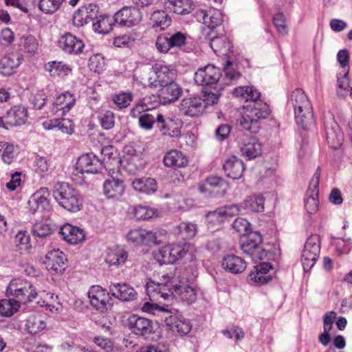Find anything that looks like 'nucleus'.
<instances>
[{
	"mask_svg": "<svg viewBox=\"0 0 352 352\" xmlns=\"http://www.w3.org/2000/svg\"><path fill=\"white\" fill-rule=\"evenodd\" d=\"M158 88V98L164 104L175 101L182 94V89L174 81Z\"/></svg>",
	"mask_w": 352,
	"mask_h": 352,
	"instance_id": "nucleus-33",
	"label": "nucleus"
},
{
	"mask_svg": "<svg viewBox=\"0 0 352 352\" xmlns=\"http://www.w3.org/2000/svg\"><path fill=\"white\" fill-rule=\"evenodd\" d=\"M114 22H116L115 19L111 16H100L93 23L94 30L99 34H107L111 31Z\"/></svg>",
	"mask_w": 352,
	"mask_h": 352,
	"instance_id": "nucleus-46",
	"label": "nucleus"
},
{
	"mask_svg": "<svg viewBox=\"0 0 352 352\" xmlns=\"http://www.w3.org/2000/svg\"><path fill=\"white\" fill-rule=\"evenodd\" d=\"M52 228L48 223L37 222L33 226V233L38 237H45L50 234Z\"/></svg>",
	"mask_w": 352,
	"mask_h": 352,
	"instance_id": "nucleus-62",
	"label": "nucleus"
},
{
	"mask_svg": "<svg viewBox=\"0 0 352 352\" xmlns=\"http://www.w3.org/2000/svg\"><path fill=\"white\" fill-rule=\"evenodd\" d=\"M53 196L58 204L68 211L76 212L82 208L83 199L79 192L65 182L54 184Z\"/></svg>",
	"mask_w": 352,
	"mask_h": 352,
	"instance_id": "nucleus-4",
	"label": "nucleus"
},
{
	"mask_svg": "<svg viewBox=\"0 0 352 352\" xmlns=\"http://www.w3.org/2000/svg\"><path fill=\"white\" fill-rule=\"evenodd\" d=\"M294 109L296 122L303 129H308L314 122L312 107L305 93L300 89L294 90L290 98Z\"/></svg>",
	"mask_w": 352,
	"mask_h": 352,
	"instance_id": "nucleus-6",
	"label": "nucleus"
},
{
	"mask_svg": "<svg viewBox=\"0 0 352 352\" xmlns=\"http://www.w3.org/2000/svg\"><path fill=\"white\" fill-rule=\"evenodd\" d=\"M161 118L162 113L153 107L140 116L139 124L141 128L145 130H151L153 129L155 122L157 123V126L159 125Z\"/></svg>",
	"mask_w": 352,
	"mask_h": 352,
	"instance_id": "nucleus-43",
	"label": "nucleus"
},
{
	"mask_svg": "<svg viewBox=\"0 0 352 352\" xmlns=\"http://www.w3.org/2000/svg\"><path fill=\"white\" fill-rule=\"evenodd\" d=\"M76 100V96L69 91H65L58 95L53 103V114L64 116L74 107Z\"/></svg>",
	"mask_w": 352,
	"mask_h": 352,
	"instance_id": "nucleus-19",
	"label": "nucleus"
},
{
	"mask_svg": "<svg viewBox=\"0 0 352 352\" xmlns=\"http://www.w3.org/2000/svg\"><path fill=\"white\" fill-rule=\"evenodd\" d=\"M165 322L173 332L181 336L187 334L191 329L190 322L182 317L170 316L166 318Z\"/></svg>",
	"mask_w": 352,
	"mask_h": 352,
	"instance_id": "nucleus-36",
	"label": "nucleus"
},
{
	"mask_svg": "<svg viewBox=\"0 0 352 352\" xmlns=\"http://www.w3.org/2000/svg\"><path fill=\"white\" fill-rule=\"evenodd\" d=\"M103 167V162L94 153L82 155L78 160L76 166V174L84 173L96 174Z\"/></svg>",
	"mask_w": 352,
	"mask_h": 352,
	"instance_id": "nucleus-14",
	"label": "nucleus"
},
{
	"mask_svg": "<svg viewBox=\"0 0 352 352\" xmlns=\"http://www.w3.org/2000/svg\"><path fill=\"white\" fill-rule=\"evenodd\" d=\"M273 23L278 32L286 35L288 32L286 17L282 12H278L273 16Z\"/></svg>",
	"mask_w": 352,
	"mask_h": 352,
	"instance_id": "nucleus-57",
	"label": "nucleus"
},
{
	"mask_svg": "<svg viewBox=\"0 0 352 352\" xmlns=\"http://www.w3.org/2000/svg\"><path fill=\"white\" fill-rule=\"evenodd\" d=\"M128 326L134 333L141 336L150 334L153 330V324L151 320L136 315L129 318Z\"/></svg>",
	"mask_w": 352,
	"mask_h": 352,
	"instance_id": "nucleus-27",
	"label": "nucleus"
},
{
	"mask_svg": "<svg viewBox=\"0 0 352 352\" xmlns=\"http://www.w3.org/2000/svg\"><path fill=\"white\" fill-rule=\"evenodd\" d=\"M65 0H39V9L45 14L55 12Z\"/></svg>",
	"mask_w": 352,
	"mask_h": 352,
	"instance_id": "nucleus-56",
	"label": "nucleus"
},
{
	"mask_svg": "<svg viewBox=\"0 0 352 352\" xmlns=\"http://www.w3.org/2000/svg\"><path fill=\"white\" fill-rule=\"evenodd\" d=\"M172 47H180L186 43L187 34L177 32L173 34H168Z\"/></svg>",
	"mask_w": 352,
	"mask_h": 352,
	"instance_id": "nucleus-63",
	"label": "nucleus"
},
{
	"mask_svg": "<svg viewBox=\"0 0 352 352\" xmlns=\"http://www.w3.org/2000/svg\"><path fill=\"white\" fill-rule=\"evenodd\" d=\"M125 186L123 180L111 177L104 181L103 192L108 199H119L124 195Z\"/></svg>",
	"mask_w": 352,
	"mask_h": 352,
	"instance_id": "nucleus-29",
	"label": "nucleus"
},
{
	"mask_svg": "<svg viewBox=\"0 0 352 352\" xmlns=\"http://www.w3.org/2000/svg\"><path fill=\"white\" fill-rule=\"evenodd\" d=\"M240 151L243 157L251 160L261 154L262 146L255 138L245 136L240 144Z\"/></svg>",
	"mask_w": 352,
	"mask_h": 352,
	"instance_id": "nucleus-26",
	"label": "nucleus"
},
{
	"mask_svg": "<svg viewBox=\"0 0 352 352\" xmlns=\"http://www.w3.org/2000/svg\"><path fill=\"white\" fill-rule=\"evenodd\" d=\"M232 228L240 234L245 235L250 230V224L245 219L237 218L233 222Z\"/></svg>",
	"mask_w": 352,
	"mask_h": 352,
	"instance_id": "nucleus-64",
	"label": "nucleus"
},
{
	"mask_svg": "<svg viewBox=\"0 0 352 352\" xmlns=\"http://www.w3.org/2000/svg\"><path fill=\"white\" fill-rule=\"evenodd\" d=\"M206 109L204 101L201 98H184L179 106V111L187 116L197 117L203 113Z\"/></svg>",
	"mask_w": 352,
	"mask_h": 352,
	"instance_id": "nucleus-20",
	"label": "nucleus"
},
{
	"mask_svg": "<svg viewBox=\"0 0 352 352\" xmlns=\"http://www.w3.org/2000/svg\"><path fill=\"white\" fill-rule=\"evenodd\" d=\"M115 104L120 109L127 107L133 100V96L130 93H121L113 96Z\"/></svg>",
	"mask_w": 352,
	"mask_h": 352,
	"instance_id": "nucleus-61",
	"label": "nucleus"
},
{
	"mask_svg": "<svg viewBox=\"0 0 352 352\" xmlns=\"http://www.w3.org/2000/svg\"><path fill=\"white\" fill-rule=\"evenodd\" d=\"M146 290L150 301L144 303L142 310L157 316L168 313L167 308L160 305V299L167 300L174 296L176 298L190 304L197 298V292L192 285L168 274H162L158 278V280L148 281Z\"/></svg>",
	"mask_w": 352,
	"mask_h": 352,
	"instance_id": "nucleus-1",
	"label": "nucleus"
},
{
	"mask_svg": "<svg viewBox=\"0 0 352 352\" xmlns=\"http://www.w3.org/2000/svg\"><path fill=\"white\" fill-rule=\"evenodd\" d=\"M50 166L47 158L38 156L34 163V169L39 175L43 176L49 171Z\"/></svg>",
	"mask_w": 352,
	"mask_h": 352,
	"instance_id": "nucleus-59",
	"label": "nucleus"
},
{
	"mask_svg": "<svg viewBox=\"0 0 352 352\" xmlns=\"http://www.w3.org/2000/svg\"><path fill=\"white\" fill-rule=\"evenodd\" d=\"M18 45L20 50L30 56H34L38 49V42L32 35H23L20 37Z\"/></svg>",
	"mask_w": 352,
	"mask_h": 352,
	"instance_id": "nucleus-45",
	"label": "nucleus"
},
{
	"mask_svg": "<svg viewBox=\"0 0 352 352\" xmlns=\"http://www.w3.org/2000/svg\"><path fill=\"white\" fill-rule=\"evenodd\" d=\"M89 67L91 71L100 74L105 68L104 57L100 54L93 55L89 58Z\"/></svg>",
	"mask_w": 352,
	"mask_h": 352,
	"instance_id": "nucleus-58",
	"label": "nucleus"
},
{
	"mask_svg": "<svg viewBox=\"0 0 352 352\" xmlns=\"http://www.w3.org/2000/svg\"><path fill=\"white\" fill-rule=\"evenodd\" d=\"M98 120L101 126L106 130L113 128L115 124V115L109 110H101Z\"/></svg>",
	"mask_w": 352,
	"mask_h": 352,
	"instance_id": "nucleus-55",
	"label": "nucleus"
},
{
	"mask_svg": "<svg viewBox=\"0 0 352 352\" xmlns=\"http://www.w3.org/2000/svg\"><path fill=\"white\" fill-rule=\"evenodd\" d=\"M228 188V183L223 178L217 176L208 177L198 186L199 192L215 195H224Z\"/></svg>",
	"mask_w": 352,
	"mask_h": 352,
	"instance_id": "nucleus-15",
	"label": "nucleus"
},
{
	"mask_svg": "<svg viewBox=\"0 0 352 352\" xmlns=\"http://www.w3.org/2000/svg\"><path fill=\"white\" fill-rule=\"evenodd\" d=\"M350 82L349 79V69L341 76H338V89L337 93L339 96L344 97L348 91Z\"/></svg>",
	"mask_w": 352,
	"mask_h": 352,
	"instance_id": "nucleus-60",
	"label": "nucleus"
},
{
	"mask_svg": "<svg viewBox=\"0 0 352 352\" xmlns=\"http://www.w3.org/2000/svg\"><path fill=\"white\" fill-rule=\"evenodd\" d=\"M58 44L63 51L69 54H78L85 47L83 41L71 33L63 35L59 39Z\"/></svg>",
	"mask_w": 352,
	"mask_h": 352,
	"instance_id": "nucleus-23",
	"label": "nucleus"
},
{
	"mask_svg": "<svg viewBox=\"0 0 352 352\" xmlns=\"http://www.w3.org/2000/svg\"><path fill=\"white\" fill-rule=\"evenodd\" d=\"M326 138L329 145L334 148H339L344 140L343 133L337 124L326 128Z\"/></svg>",
	"mask_w": 352,
	"mask_h": 352,
	"instance_id": "nucleus-42",
	"label": "nucleus"
},
{
	"mask_svg": "<svg viewBox=\"0 0 352 352\" xmlns=\"http://www.w3.org/2000/svg\"><path fill=\"white\" fill-rule=\"evenodd\" d=\"M221 76L220 69L212 65L199 68L195 74V82L201 86L216 84Z\"/></svg>",
	"mask_w": 352,
	"mask_h": 352,
	"instance_id": "nucleus-16",
	"label": "nucleus"
},
{
	"mask_svg": "<svg viewBox=\"0 0 352 352\" xmlns=\"http://www.w3.org/2000/svg\"><path fill=\"white\" fill-rule=\"evenodd\" d=\"M160 120L158 128L162 135L173 138H178L181 136L183 122L180 119L170 117L164 118L162 114Z\"/></svg>",
	"mask_w": 352,
	"mask_h": 352,
	"instance_id": "nucleus-21",
	"label": "nucleus"
},
{
	"mask_svg": "<svg viewBox=\"0 0 352 352\" xmlns=\"http://www.w3.org/2000/svg\"><path fill=\"white\" fill-rule=\"evenodd\" d=\"M7 293L23 302L32 301L38 294L33 284L23 278L12 280L8 287Z\"/></svg>",
	"mask_w": 352,
	"mask_h": 352,
	"instance_id": "nucleus-7",
	"label": "nucleus"
},
{
	"mask_svg": "<svg viewBox=\"0 0 352 352\" xmlns=\"http://www.w3.org/2000/svg\"><path fill=\"white\" fill-rule=\"evenodd\" d=\"M6 124L8 127L19 126L25 124L28 119V108L23 104L12 106L6 113Z\"/></svg>",
	"mask_w": 352,
	"mask_h": 352,
	"instance_id": "nucleus-18",
	"label": "nucleus"
},
{
	"mask_svg": "<svg viewBox=\"0 0 352 352\" xmlns=\"http://www.w3.org/2000/svg\"><path fill=\"white\" fill-rule=\"evenodd\" d=\"M23 56L16 52L6 54L0 60V74L10 76L21 64Z\"/></svg>",
	"mask_w": 352,
	"mask_h": 352,
	"instance_id": "nucleus-30",
	"label": "nucleus"
},
{
	"mask_svg": "<svg viewBox=\"0 0 352 352\" xmlns=\"http://www.w3.org/2000/svg\"><path fill=\"white\" fill-rule=\"evenodd\" d=\"M320 168L316 169L309 184L304 199L305 208L310 214L317 212L319 208L318 187L320 177Z\"/></svg>",
	"mask_w": 352,
	"mask_h": 352,
	"instance_id": "nucleus-12",
	"label": "nucleus"
},
{
	"mask_svg": "<svg viewBox=\"0 0 352 352\" xmlns=\"http://www.w3.org/2000/svg\"><path fill=\"white\" fill-rule=\"evenodd\" d=\"M131 185L135 191L146 195L153 194L157 190V182L151 177L135 178L133 180Z\"/></svg>",
	"mask_w": 352,
	"mask_h": 352,
	"instance_id": "nucleus-37",
	"label": "nucleus"
},
{
	"mask_svg": "<svg viewBox=\"0 0 352 352\" xmlns=\"http://www.w3.org/2000/svg\"><path fill=\"white\" fill-rule=\"evenodd\" d=\"M195 16L199 22L203 23L210 29L220 25L223 21V16L220 10L210 9L208 11L200 10L196 12Z\"/></svg>",
	"mask_w": 352,
	"mask_h": 352,
	"instance_id": "nucleus-28",
	"label": "nucleus"
},
{
	"mask_svg": "<svg viewBox=\"0 0 352 352\" xmlns=\"http://www.w3.org/2000/svg\"><path fill=\"white\" fill-rule=\"evenodd\" d=\"M126 241L135 245L153 247L167 240V232L162 229L146 230L142 228L130 230L126 235Z\"/></svg>",
	"mask_w": 352,
	"mask_h": 352,
	"instance_id": "nucleus-5",
	"label": "nucleus"
},
{
	"mask_svg": "<svg viewBox=\"0 0 352 352\" xmlns=\"http://www.w3.org/2000/svg\"><path fill=\"white\" fill-rule=\"evenodd\" d=\"M1 150H3L1 155L2 160L10 164L15 157L14 145L7 142H0V151Z\"/></svg>",
	"mask_w": 352,
	"mask_h": 352,
	"instance_id": "nucleus-53",
	"label": "nucleus"
},
{
	"mask_svg": "<svg viewBox=\"0 0 352 352\" xmlns=\"http://www.w3.org/2000/svg\"><path fill=\"white\" fill-rule=\"evenodd\" d=\"M163 162L166 167L181 168L188 165V160L181 151L171 149L164 154Z\"/></svg>",
	"mask_w": 352,
	"mask_h": 352,
	"instance_id": "nucleus-31",
	"label": "nucleus"
},
{
	"mask_svg": "<svg viewBox=\"0 0 352 352\" xmlns=\"http://www.w3.org/2000/svg\"><path fill=\"white\" fill-rule=\"evenodd\" d=\"M26 327L30 333H36L45 327V323L40 316H31L26 322Z\"/></svg>",
	"mask_w": 352,
	"mask_h": 352,
	"instance_id": "nucleus-54",
	"label": "nucleus"
},
{
	"mask_svg": "<svg viewBox=\"0 0 352 352\" xmlns=\"http://www.w3.org/2000/svg\"><path fill=\"white\" fill-rule=\"evenodd\" d=\"M152 69L153 74L149 77V83L155 87L172 82L176 77V71L170 65L155 63Z\"/></svg>",
	"mask_w": 352,
	"mask_h": 352,
	"instance_id": "nucleus-11",
	"label": "nucleus"
},
{
	"mask_svg": "<svg viewBox=\"0 0 352 352\" xmlns=\"http://www.w3.org/2000/svg\"><path fill=\"white\" fill-rule=\"evenodd\" d=\"M127 258V252L123 248L116 246L108 250L105 261L109 265H119L124 263Z\"/></svg>",
	"mask_w": 352,
	"mask_h": 352,
	"instance_id": "nucleus-39",
	"label": "nucleus"
},
{
	"mask_svg": "<svg viewBox=\"0 0 352 352\" xmlns=\"http://www.w3.org/2000/svg\"><path fill=\"white\" fill-rule=\"evenodd\" d=\"M222 267L232 274L241 273L246 268V264L241 257L228 254L226 255L221 263Z\"/></svg>",
	"mask_w": 352,
	"mask_h": 352,
	"instance_id": "nucleus-38",
	"label": "nucleus"
},
{
	"mask_svg": "<svg viewBox=\"0 0 352 352\" xmlns=\"http://www.w3.org/2000/svg\"><path fill=\"white\" fill-rule=\"evenodd\" d=\"M15 243L17 248L22 252H28L32 248L30 236L27 231L21 230L15 236Z\"/></svg>",
	"mask_w": 352,
	"mask_h": 352,
	"instance_id": "nucleus-52",
	"label": "nucleus"
},
{
	"mask_svg": "<svg viewBox=\"0 0 352 352\" xmlns=\"http://www.w3.org/2000/svg\"><path fill=\"white\" fill-rule=\"evenodd\" d=\"M223 170L226 176L233 179H238L243 175L245 166L241 160L236 156H231L226 160Z\"/></svg>",
	"mask_w": 352,
	"mask_h": 352,
	"instance_id": "nucleus-34",
	"label": "nucleus"
},
{
	"mask_svg": "<svg viewBox=\"0 0 352 352\" xmlns=\"http://www.w3.org/2000/svg\"><path fill=\"white\" fill-rule=\"evenodd\" d=\"M49 196L50 191L46 187L36 190L28 201L30 210L32 213L34 214L38 211H49L50 210Z\"/></svg>",
	"mask_w": 352,
	"mask_h": 352,
	"instance_id": "nucleus-17",
	"label": "nucleus"
},
{
	"mask_svg": "<svg viewBox=\"0 0 352 352\" xmlns=\"http://www.w3.org/2000/svg\"><path fill=\"white\" fill-rule=\"evenodd\" d=\"M67 258L63 251L53 248L45 254L43 263L46 269L53 274H62L66 267Z\"/></svg>",
	"mask_w": 352,
	"mask_h": 352,
	"instance_id": "nucleus-13",
	"label": "nucleus"
},
{
	"mask_svg": "<svg viewBox=\"0 0 352 352\" xmlns=\"http://www.w3.org/2000/svg\"><path fill=\"white\" fill-rule=\"evenodd\" d=\"M166 7L174 13L186 14L193 10V3L192 0H166Z\"/></svg>",
	"mask_w": 352,
	"mask_h": 352,
	"instance_id": "nucleus-41",
	"label": "nucleus"
},
{
	"mask_svg": "<svg viewBox=\"0 0 352 352\" xmlns=\"http://www.w3.org/2000/svg\"><path fill=\"white\" fill-rule=\"evenodd\" d=\"M175 232L182 239H190L197 234V225L193 223L182 222L177 226Z\"/></svg>",
	"mask_w": 352,
	"mask_h": 352,
	"instance_id": "nucleus-49",
	"label": "nucleus"
},
{
	"mask_svg": "<svg viewBox=\"0 0 352 352\" xmlns=\"http://www.w3.org/2000/svg\"><path fill=\"white\" fill-rule=\"evenodd\" d=\"M233 95L246 101H253L244 106L240 123L245 130L254 133L258 132L261 120L267 118L270 114L268 104L258 100L261 93L253 87L244 86L236 88Z\"/></svg>",
	"mask_w": 352,
	"mask_h": 352,
	"instance_id": "nucleus-2",
	"label": "nucleus"
},
{
	"mask_svg": "<svg viewBox=\"0 0 352 352\" xmlns=\"http://www.w3.org/2000/svg\"><path fill=\"white\" fill-rule=\"evenodd\" d=\"M110 290L115 297L124 301L132 300L136 296L135 289L126 284H114Z\"/></svg>",
	"mask_w": 352,
	"mask_h": 352,
	"instance_id": "nucleus-40",
	"label": "nucleus"
},
{
	"mask_svg": "<svg viewBox=\"0 0 352 352\" xmlns=\"http://www.w3.org/2000/svg\"><path fill=\"white\" fill-rule=\"evenodd\" d=\"M210 45L213 51L220 55H226L232 47L230 41L224 35L212 38Z\"/></svg>",
	"mask_w": 352,
	"mask_h": 352,
	"instance_id": "nucleus-44",
	"label": "nucleus"
},
{
	"mask_svg": "<svg viewBox=\"0 0 352 352\" xmlns=\"http://www.w3.org/2000/svg\"><path fill=\"white\" fill-rule=\"evenodd\" d=\"M196 252L197 249L192 243L168 244L159 250L155 258L160 264L173 263L182 258L185 261L192 262L196 258Z\"/></svg>",
	"mask_w": 352,
	"mask_h": 352,
	"instance_id": "nucleus-3",
	"label": "nucleus"
},
{
	"mask_svg": "<svg viewBox=\"0 0 352 352\" xmlns=\"http://www.w3.org/2000/svg\"><path fill=\"white\" fill-rule=\"evenodd\" d=\"M88 297L91 305L98 310L106 309L110 300L109 292L99 285L92 286L88 292Z\"/></svg>",
	"mask_w": 352,
	"mask_h": 352,
	"instance_id": "nucleus-24",
	"label": "nucleus"
},
{
	"mask_svg": "<svg viewBox=\"0 0 352 352\" xmlns=\"http://www.w3.org/2000/svg\"><path fill=\"white\" fill-rule=\"evenodd\" d=\"M130 212L139 220H146L156 215L157 211L154 208L146 206L138 205L130 208Z\"/></svg>",
	"mask_w": 352,
	"mask_h": 352,
	"instance_id": "nucleus-50",
	"label": "nucleus"
},
{
	"mask_svg": "<svg viewBox=\"0 0 352 352\" xmlns=\"http://www.w3.org/2000/svg\"><path fill=\"white\" fill-rule=\"evenodd\" d=\"M114 19L121 25L131 27L139 23L142 14L136 8L124 7L116 13Z\"/></svg>",
	"mask_w": 352,
	"mask_h": 352,
	"instance_id": "nucleus-22",
	"label": "nucleus"
},
{
	"mask_svg": "<svg viewBox=\"0 0 352 352\" xmlns=\"http://www.w3.org/2000/svg\"><path fill=\"white\" fill-rule=\"evenodd\" d=\"M45 130L58 129L62 133L71 135L74 132L75 125L71 119L68 118H54L44 121L42 124Z\"/></svg>",
	"mask_w": 352,
	"mask_h": 352,
	"instance_id": "nucleus-32",
	"label": "nucleus"
},
{
	"mask_svg": "<svg viewBox=\"0 0 352 352\" xmlns=\"http://www.w3.org/2000/svg\"><path fill=\"white\" fill-rule=\"evenodd\" d=\"M20 307V302L14 299H2L0 300V316L10 317L16 313Z\"/></svg>",
	"mask_w": 352,
	"mask_h": 352,
	"instance_id": "nucleus-51",
	"label": "nucleus"
},
{
	"mask_svg": "<svg viewBox=\"0 0 352 352\" xmlns=\"http://www.w3.org/2000/svg\"><path fill=\"white\" fill-rule=\"evenodd\" d=\"M264 198L261 195H253L247 197L243 201L245 209L250 212H261L264 210Z\"/></svg>",
	"mask_w": 352,
	"mask_h": 352,
	"instance_id": "nucleus-47",
	"label": "nucleus"
},
{
	"mask_svg": "<svg viewBox=\"0 0 352 352\" xmlns=\"http://www.w3.org/2000/svg\"><path fill=\"white\" fill-rule=\"evenodd\" d=\"M241 209L236 204L225 206L208 212L206 215V222L208 227L212 228L238 215Z\"/></svg>",
	"mask_w": 352,
	"mask_h": 352,
	"instance_id": "nucleus-9",
	"label": "nucleus"
},
{
	"mask_svg": "<svg viewBox=\"0 0 352 352\" xmlns=\"http://www.w3.org/2000/svg\"><path fill=\"white\" fill-rule=\"evenodd\" d=\"M151 20L153 23V27L155 28H160V30H164L169 27L171 24V18L168 14L162 10H157L153 12L151 15Z\"/></svg>",
	"mask_w": 352,
	"mask_h": 352,
	"instance_id": "nucleus-48",
	"label": "nucleus"
},
{
	"mask_svg": "<svg viewBox=\"0 0 352 352\" xmlns=\"http://www.w3.org/2000/svg\"><path fill=\"white\" fill-rule=\"evenodd\" d=\"M261 242L262 236L257 232L249 233L242 239L241 250L249 254L255 263L266 259L268 255V252L261 246Z\"/></svg>",
	"mask_w": 352,
	"mask_h": 352,
	"instance_id": "nucleus-8",
	"label": "nucleus"
},
{
	"mask_svg": "<svg viewBox=\"0 0 352 352\" xmlns=\"http://www.w3.org/2000/svg\"><path fill=\"white\" fill-rule=\"evenodd\" d=\"M319 236L316 234L311 235L307 240L302 250L301 262L305 272L310 270L315 265L319 253Z\"/></svg>",
	"mask_w": 352,
	"mask_h": 352,
	"instance_id": "nucleus-10",
	"label": "nucleus"
},
{
	"mask_svg": "<svg viewBox=\"0 0 352 352\" xmlns=\"http://www.w3.org/2000/svg\"><path fill=\"white\" fill-rule=\"evenodd\" d=\"M44 69L52 78H63L69 76L72 72V67L70 65L58 60L47 63L44 66Z\"/></svg>",
	"mask_w": 352,
	"mask_h": 352,
	"instance_id": "nucleus-35",
	"label": "nucleus"
},
{
	"mask_svg": "<svg viewBox=\"0 0 352 352\" xmlns=\"http://www.w3.org/2000/svg\"><path fill=\"white\" fill-rule=\"evenodd\" d=\"M59 234L63 240L72 245L78 244L85 239L84 230L70 223H65L62 226Z\"/></svg>",
	"mask_w": 352,
	"mask_h": 352,
	"instance_id": "nucleus-25",
	"label": "nucleus"
}]
</instances>
